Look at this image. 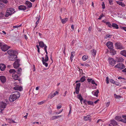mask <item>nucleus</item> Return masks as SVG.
Masks as SVG:
<instances>
[{"label":"nucleus","mask_w":126,"mask_h":126,"mask_svg":"<svg viewBox=\"0 0 126 126\" xmlns=\"http://www.w3.org/2000/svg\"><path fill=\"white\" fill-rule=\"evenodd\" d=\"M87 103L89 105H92L93 106H94V102L91 101H87Z\"/></svg>","instance_id":"obj_35"},{"label":"nucleus","mask_w":126,"mask_h":126,"mask_svg":"<svg viewBox=\"0 0 126 126\" xmlns=\"http://www.w3.org/2000/svg\"><path fill=\"white\" fill-rule=\"evenodd\" d=\"M106 45L110 49H112L113 48V43L111 42H108L106 44Z\"/></svg>","instance_id":"obj_9"},{"label":"nucleus","mask_w":126,"mask_h":126,"mask_svg":"<svg viewBox=\"0 0 126 126\" xmlns=\"http://www.w3.org/2000/svg\"><path fill=\"white\" fill-rule=\"evenodd\" d=\"M108 1L110 5H112L113 4L112 3L113 1L112 0H108Z\"/></svg>","instance_id":"obj_49"},{"label":"nucleus","mask_w":126,"mask_h":126,"mask_svg":"<svg viewBox=\"0 0 126 126\" xmlns=\"http://www.w3.org/2000/svg\"><path fill=\"white\" fill-rule=\"evenodd\" d=\"M6 68V66L3 64H0V69L1 71H3L5 70Z\"/></svg>","instance_id":"obj_17"},{"label":"nucleus","mask_w":126,"mask_h":126,"mask_svg":"<svg viewBox=\"0 0 126 126\" xmlns=\"http://www.w3.org/2000/svg\"><path fill=\"white\" fill-rule=\"evenodd\" d=\"M81 84L80 83H77L76 84V87L75 88L76 89V93L78 94L79 93V88Z\"/></svg>","instance_id":"obj_11"},{"label":"nucleus","mask_w":126,"mask_h":126,"mask_svg":"<svg viewBox=\"0 0 126 126\" xmlns=\"http://www.w3.org/2000/svg\"><path fill=\"white\" fill-rule=\"evenodd\" d=\"M40 19L38 18L36 23V26H37L39 22Z\"/></svg>","instance_id":"obj_48"},{"label":"nucleus","mask_w":126,"mask_h":126,"mask_svg":"<svg viewBox=\"0 0 126 126\" xmlns=\"http://www.w3.org/2000/svg\"><path fill=\"white\" fill-rule=\"evenodd\" d=\"M122 71L123 72H124L125 74H126V68L123 70Z\"/></svg>","instance_id":"obj_57"},{"label":"nucleus","mask_w":126,"mask_h":126,"mask_svg":"<svg viewBox=\"0 0 126 126\" xmlns=\"http://www.w3.org/2000/svg\"><path fill=\"white\" fill-rule=\"evenodd\" d=\"M7 106V104L4 102H2L0 103V108L1 110L0 112L2 113V111Z\"/></svg>","instance_id":"obj_5"},{"label":"nucleus","mask_w":126,"mask_h":126,"mask_svg":"<svg viewBox=\"0 0 126 126\" xmlns=\"http://www.w3.org/2000/svg\"><path fill=\"white\" fill-rule=\"evenodd\" d=\"M8 53L10 55H12L13 54H17V52L16 51H13L12 50H9L7 51Z\"/></svg>","instance_id":"obj_13"},{"label":"nucleus","mask_w":126,"mask_h":126,"mask_svg":"<svg viewBox=\"0 0 126 126\" xmlns=\"http://www.w3.org/2000/svg\"><path fill=\"white\" fill-rule=\"evenodd\" d=\"M62 107V106L61 105L57 107V109H60Z\"/></svg>","instance_id":"obj_59"},{"label":"nucleus","mask_w":126,"mask_h":126,"mask_svg":"<svg viewBox=\"0 0 126 126\" xmlns=\"http://www.w3.org/2000/svg\"><path fill=\"white\" fill-rule=\"evenodd\" d=\"M59 93V92L57 91L55 92V93L53 94H50L48 96V98L51 99L53 98L54 96H55L56 95L58 94Z\"/></svg>","instance_id":"obj_16"},{"label":"nucleus","mask_w":126,"mask_h":126,"mask_svg":"<svg viewBox=\"0 0 126 126\" xmlns=\"http://www.w3.org/2000/svg\"><path fill=\"white\" fill-rule=\"evenodd\" d=\"M117 3L119 5L123 7L125 6V4L123 2L119 1H116Z\"/></svg>","instance_id":"obj_24"},{"label":"nucleus","mask_w":126,"mask_h":126,"mask_svg":"<svg viewBox=\"0 0 126 126\" xmlns=\"http://www.w3.org/2000/svg\"><path fill=\"white\" fill-rule=\"evenodd\" d=\"M20 96V93L18 92H16L14 94L11 95L9 98V100L11 102H13L14 101L19 97Z\"/></svg>","instance_id":"obj_1"},{"label":"nucleus","mask_w":126,"mask_h":126,"mask_svg":"<svg viewBox=\"0 0 126 126\" xmlns=\"http://www.w3.org/2000/svg\"><path fill=\"white\" fill-rule=\"evenodd\" d=\"M16 54H13L11 55L10 57L9 60L11 61H14L15 60V59L17 58Z\"/></svg>","instance_id":"obj_14"},{"label":"nucleus","mask_w":126,"mask_h":126,"mask_svg":"<svg viewBox=\"0 0 126 126\" xmlns=\"http://www.w3.org/2000/svg\"><path fill=\"white\" fill-rule=\"evenodd\" d=\"M117 61L118 62H122L124 61V59L121 57L118 58L117 59Z\"/></svg>","instance_id":"obj_31"},{"label":"nucleus","mask_w":126,"mask_h":126,"mask_svg":"<svg viewBox=\"0 0 126 126\" xmlns=\"http://www.w3.org/2000/svg\"><path fill=\"white\" fill-rule=\"evenodd\" d=\"M85 76H83L80 79V81L81 82H83L85 80Z\"/></svg>","instance_id":"obj_34"},{"label":"nucleus","mask_w":126,"mask_h":126,"mask_svg":"<svg viewBox=\"0 0 126 126\" xmlns=\"http://www.w3.org/2000/svg\"><path fill=\"white\" fill-rule=\"evenodd\" d=\"M68 20V18H66L62 19H61V22L63 24H65Z\"/></svg>","instance_id":"obj_25"},{"label":"nucleus","mask_w":126,"mask_h":126,"mask_svg":"<svg viewBox=\"0 0 126 126\" xmlns=\"http://www.w3.org/2000/svg\"><path fill=\"white\" fill-rule=\"evenodd\" d=\"M63 110H61L59 112H56V114H60V113H61L62 112Z\"/></svg>","instance_id":"obj_62"},{"label":"nucleus","mask_w":126,"mask_h":126,"mask_svg":"<svg viewBox=\"0 0 126 126\" xmlns=\"http://www.w3.org/2000/svg\"><path fill=\"white\" fill-rule=\"evenodd\" d=\"M18 90L19 91H21L22 90V87L21 86H19L18 85Z\"/></svg>","instance_id":"obj_46"},{"label":"nucleus","mask_w":126,"mask_h":126,"mask_svg":"<svg viewBox=\"0 0 126 126\" xmlns=\"http://www.w3.org/2000/svg\"><path fill=\"white\" fill-rule=\"evenodd\" d=\"M112 27H113L114 28L116 29H117L119 28L118 25L115 23H113L112 25Z\"/></svg>","instance_id":"obj_27"},{"label":"nucleus","mask_w":126,"mask_h":126,"mask_svg":"<svg viewBox=\"0 0 126 126\" xmlns=\"http://www.w3.org/2000/svg\"><path fill=\"white\" fill-rule=\"evenodd\" d=\"M111 124L113 126H115L117 124L116 122L114 120L111 121Z\"/></svg>","instance_id":"obj_29"},{"label":"nucleus","mask_w":126,"mask_h":126,"mask_svg":"<svg viewBox=\"0 0 126 126\" xmlns=\"http://www.w3.org/2000/svg\"><path fill=\"white\" fill-rule=\"evenodd\" d=\"M110 104V102H108L107 103L106 105V106H107V107H108L109 106V105Z\"/></svg>","instance_id":"obj_61"},{"label":"nucleus","mask_w":126,"mask_h":126,"mask_svg":"<svg viewBox=\"0 0 126 126\" xmlns=\"http://www.w3.org/2000/svg\"><path fill=\"white\" fill-rule=\"evenodd\" d=\"M106 83L108 84L109 83V78L108 77H107L106 78Z\"/></svg>","instance_id":"obj_51"},{"label":"nucleus","mask_w":126,"mask_h":126,"mask_svg":"<svg viewBox=\"0 0 126 126\" xmlns=\"http://www.w3.org/2000/svg\"><path fill=\"white\" fill-rule=\"evenodd\" d=\"M104 15H103L102 14H101L100 16H99V18H98V19H99V20H100L101 19L102 17H104Z\"/></svg>","instance_id":"obj_44"},{"label":"nucleus","mask_w":126,"mask_h":126,"mask_svg":"<svg viewBox=\"0 0 126 126\" xmlns=\"http://www.w3.org/2000/svg\"><path fill=\"white\" fill-rule=\"evenodd\" d=\"M111 35H109V34H107L105 36V38L107 39V38H108L110 37V36H111Z\"/></svg>","instance_id":"obj_47"},{"label":"nucleus","mask_w":126,"mask_h":126,"mask_svg":"<svg viewBox=\"0 0 126 126\" xmlns=\"http://www.w3.org/2000/svg\"><path fill=\"white\" fill-rule=\"evenodd\" d=\"M26 4L27 5V6L29 8L31 7L32 6V4L30 2L27 1L26 2Z\"/></svg>","instance_id":"obj_22"},{"label":"nucleus","mask_w":126,"mask_h":126,"mask_svg":"<svg viewBox=\"0 0 126 126\" xmlns=\"http://www.w3.org/2000/svg\"><path fill=\"white\" fill-rule=\"evenodd\" d=\"M77 97L80 100V101L82 103V101L83 99V98L82 97L81 94H79L77 95Z\"/></svg>","instance_id":"obj_28"},{"label":"nucleus","mask_w":126,"mask_h":126,"mask_svg":"<svg viewBox=\"0 0 126 126\" xmlns=\"http://www.w3.org/2000/svg\"><path fill=\"white\" fill-rule=\"evenodd\" d=\"M19 61L20 60L19 59H18L15 61L13 64L15 68H17L19 67Z\"/></svg>","instance_id":"obj_10"},{"label":"nucleus","mask_w":126,"mask_h":126,"mask_svg":"<svg viewBox=\"0 0 126 126\" xmlns=\"http://www.w3.org/2000/svg\"><path fill=\"white\" fill-rule=\"evenodd\" d=\"M120 54H121L124 56L125 57H126V50H123L121 51H120Z\"/></svg>","instance_id":"obj_23"},{"label":"nucleus","mask_w":126,"mask_h":126,"mask_svg":"<svg viewBox=\"0 0 126 126\" xmlns=\"http://www.w3.org/2000/svg\"><path fill=\"white\" fill-rule=\"evenodd\" d=\"M91 116L90 115H87L84 117V118L85 120H88L90 118Z\"/></svg>","instance_id":"obj_32"},{"label":"nucleus","mask_w":126,"mask_h":126,"mask_svg":"<svg viewBox=\"0 0 126 126\" xmlns=\"http://www.w3.org/2000/svg\"><path fill=\"white\" fill-rule=\"evenodd\" d=\"M81 66H89V65L87 63H81Z\"/></svg>","instance_id":"obj_41"},{"label":"nucleus","mask_w":126,"mask_h":126,"mask_svg":"<svg viewBox=\"0 0 126 126\" xmlns=\"http://www.w3.org/2000/svg\"><path fill=\"white\" fill-rule=\"evenodd\" d=\"M114 97L116 98H119L121 97L119 95H117L116 94H114Z\"/></svg>","instance_id":"obj_39"},{"label":"nucleus","mask_w":126,"mask_h":126,"mask_svg":"<svg viewBox=\"0 0 126 126\" xmlns=\"http://www.w3.org/2000/svg\"><path fill=\"white\" fill-rule=\"evenodd\" d=\"M99 92V90H96L92 92V93L94 95L96 96V97H97Z\"/></svg>","instance_id":"obj_20"},{"label":"nucleus","mask_w":126,"mask_h":126,"mask_svg":"<svg viewBox=\"0 0 126 126\" xmlns=\"http://www.w3.org/2000/svg\"><path fill=\"white\" fill-rule=\"evenodd\" d=\"M88 57L86 55H84L82 57V59L83 61H85L88 59Z\"/></svg>","instance_id":"obj_36"},{"label":"nucleus","mask_w":126,"mask_h":126,"mask_svg":"<svg viewBox=\"0 0 126 126\" xmlns=\"http://www.w3.org/2000/svg\"><path fill=\"white\" fill-rule=\"evenodd\" d=\"M22 69L21 68H20L18 69L17 70V73L18 75H20V72H21Z\"/></svg>","instance_id":"obj_40"},{"label":"nucleus","mask_w":126,"mask_h":126,"mask_svg":"<svg viewBox=\"0 0 126 126\" xmlns=\"http://www.w3.org/2000/svg\"><path fill=\"white\" fill-rule=\"evenodd\" d=\"M9 72L12 74L13 79L15 80H17L19 78V77L17 75V72L14 69H10L9 71Z\"/></svg>","instance_id":"obj_2"},{"label":"nucleus","mask_w":126,"mask_h":126,"mask_svg":"<svg viewBox=\"0 0 126 126\" xmlns=\"http://www.w3.org/2000/svg\"><path fill=\"white\" fill-rule=\"evenodd\" d=\"M91 51L92 52V54L93 55V56H94L96 54V50L93 49Z\"/></svg>","instance_id":"obj_37"},{"label":"nucleus","mask_w":126,"mask_h":126,"mask_svg":"<svg viewBox=\"0 0 126 126\" xmlns=\"http://www.w3.org/2000/svg\"><path fill=\"white\" fill-rule=\"evenodd\" d=\"M115 119L118 121H121L122 122V120L123 119L120 116H116L115 117Z\"/></svg>","instance_id":"obj_19"},{"label":"nucleus","mask_w":126,"mask_h":126,"mask_svg":"<svg viewBox=\"0 0 126 126\" xmlns=\"http://www.w3.org/2000/svg\"><path fill=\"white\" fill-rule=\"evenodd\" d=\"M118 79H125L124 78H122L121 77H119L118 78Z\"/></svg>","instance_id":"obj_60"},{"label":"nucleus","mask_w":126,"mask_h":126,"mask_svg":"<svg viewBox=\"0 0 126 126\" xmlns=\"http://www.w3.org/2000/svg\"><path fill=\"white\" fill-rule=\"evenodd\" d=\"M115 46L117 49L121 50L124 49L122 44L119 43H116L115 44Z\"/></svg>","instance_id":"obj_6"},{"label":"nucleus","mask_w":126,"mask_h":126,"mask_svg":"<svg viewBox=\"0 0 126 126\" xmlns=\"http://www.w3.org/2000/svg\"><path fill=\"white\" fill-rule=\"evenodd\" d=\"M91 83H92L93 84H95V85H96V86H97V85L95 83V81L94 80H92V81H91Z\"/></svg>","instance_id":"obj_52"},{"label":"nucleus","mask_w":126,"mask_h":126,"mask_svg":"<svg viewBox=\"0 0 126 126\" xmlns=\"http://www.w3.org/2000/svg\"><path fill=\"white\" fill-rule=\"evenodd\" d=\"M115 68H117L120 69H122L125 68L124 65L122 63H119L116 65L115 67Z\"/></svg>","instance_id":"obj_8"},{"label":"nucleus","mask_w":126,"mask_h":126,"mask_svg":"<svg viewBox=\"0 0 126 126\" xmlns=\"http://www.w3.org/2000/svg\"><path fill=\"white\" fill-rule=\"evenodd\" d=\"M110 49V52L112 55H114L116 54V51L113 48Z\"/></svg>","instance_id":"obj_21"},{"label":"nucleus","mask_w":126,"mask_h":126,"mask_svg":"<svg viewBox=\"0 0 126 126\" xmlns=\"http://www.w3.org/2000/svg\"><path fill=\"white\" fill-rule=\"evenodd\" d=\"M109 64L112 66H114L115 64L116 61L113 58H109L108 59Z\"/></svg>","instance_id":"obj_7"},{"label":"nucleus","mask_w":126,"mask_h":126,"mask_svg":"<svg viewBox=\"0 0 126 126\" xmlns=\"http://www.w3.org/2000/svg\"><path fill=\"white\" fill-rule=\"evenodd\" d=\"M39 46L41 47H43L45 46V44L43 41H40L39 42Z\"/></svg>","instance_id":"obj_26"},{"label":"nucleus","mask_w":126,"mask_h":126,"mask_svg":"<svg viewBox=\"0 0 126 126\" xmlns=\"http://www.w3.org/2000/svg\"><path fill=\"white\" fill-rule=\"evenodd\" d=\"M106 24L109 27L111 28L112 27V25H111L110 22H107V23H106Z\"/></svg>","instance_id":"obj_38"},{"label":"nucleus","mask_w":126,"mask_h":126,"mask_svg":"<svg viewBox=\"0 0 126 126\" xmlns=\"http://www.w3.org/2000/svg\"><path fill=\"white\" fill-rule=\"evenodd\" d=\"M44 49L45 51L47 50V47L46 45H45V46H44Z\"/></svg>","instance_id":"obj_55"},{"label":"nucleus","mask_w":126,"mask_h":126,"mask_svg":"<svg viewBox=\"0 0 126 126\" xmlns=\"http://www.w3.org/2000/svg\"><path fill=\"white\" fill-rule=\"evenodd\" d=\"M0 1L5 3H7L8 2L7 0H0Z\"/></svg>","instance_id":"obj_45"},{"label":"nucleus","mask_w":126,"mask_h":126,"mask_svg":"<svg viewBox=\"0 0 126 126\" xmlns=\"http://www.w3.org/2000/svg\"><path fill=\"white\" fill-rule=\"evenodd\" d=\"M110 81L111 83L116 84L115 83V82L112 79H110Z\"/></svg>","instance_id":"obj_42"},{"label":"nucleus","mask_w":126,"mask_h":126,"mask_svg":"<svg viewBox=\"0 0 126 126\" xmlns=\"http://www.w3.org/2000/svg\"><path fill=\"white\" fill-rule=\"evenodd\" d=\"M122 117L123 119L122 120V122L126 124V116L123 115Z\"/></svg>","instance_id":"obj_30"},{"label":"nucleus","mask_w":126,"mask_h":126,"mask_svg":"<svg viewBox=\"0 0 126 126\" xmlns=\"http://www.w3.org/2000/svg\"><path fill=\"white\" fill-rule=\"evenodd\" d=\"M74 25H72L71 26V28L73 30H74Z\"/></svg>","instance_id":"obj_63"},{"label":"nucleus","mask_w":126,"mask_h":126,"mask_svg":"<svg viewBox=\"0 0 126 126\" xmlns=\"http://www.w3.org/2000/svg\"><path fill=\"white\" fill-rule=\"evenodd\" d=\"M44 102L45 101H43L39 102L38 103V104L39 105H41L42 104L44 103Z\"/></svg>","instance_id":"obj_50"},{"label":"nucleus","mask_w":126,"mask_h":126,"mask_svg":"<svg viewBox=\"0 0 126 126\" xmlns=\"http://www.w3.org/2000/svg\"><path fill=\"white\" fill-rule=\"evenodd\" d=\"M14 9L13 8H10L7 9L6 14L5 15V16L8 17L9 16L11 15L12 14L14 13L15 11H14Z\"/></svg>","instance_id":"obj_3"},{"label":"nucleus","mask_w":126,"mask_h":126,"mask_svg":"<svg viewBox=\"0 0 126 126\" xmlns=\"http://www.w3.org/2000/svg\"><path fill=\"white\" fill-rule=\"evenodd\" d=\"M56 118H57L56 117V116H53L51 118V120H54Z\"/></svg>","instance_id":"obj_43"},{"label":"nucleus","mask_w":126,"mask_h":126,"mask_svg":"<svg viewBox=\"0 0 126 126\" xmlns=\"http://www.w3.org/2000/svg\"><path fill=\"white\" fill-rule=\"evenodd\" d=\"M10 48V47L8 46L7 45H5L2 46L1 49L2 51H5L7 50Z\"/></svg>","instance_id":"obj_12"},{"label":"nucleus","mask_w":126,"mask_h":126,"mask_svg":"<svg viewBox=\"0 0 126 126\" xmlns=\"http://www.w3.org/2000/svg\"><path fill=\"white\" fill-rule=\"evenodd\" d=\"M75 52L74 51H73L71 52V55L70 57V59L71 60V61H72L73 59L72 58L74 57L75 55Z\"/></svg>","instance_id":"obj_33"},{"label":"nucleus","mask_w":126,"mask_h":126,"mask_svg":"<svg viewBox=\"0 0 126 126\" xmlns=\"http://www.w3.org/2000/svg\"><path fill=\"white\" fill-rule=\"evenodd\" d=\"M0 79L2 83H4L6 81V78L4 76H0Z\"/></svg>","instance_id":"obj_18"},{"label":"nucleus","mask_w":126,"mask_h":126,"mask_svg":"<svg viewBox=\"0 0 126 126\" xmlns=\"http://www.w3.org/2000/svg\"><path fill=\"white\" fill-rule=\"evenodd\" d=\"M92 80V79H87V81L89 82H90Z\"/></svg>","instance_id":"obj_56"},{"label":"nucleus","mask_w":126,"mask_h":126,"mask_svg":"<svg viewBox=\"0 0 126 126\" xmlns=\"http://www.w3.org/2000/svg\"><path fill=\"white\" fill-rule=\"evenodd\" d=\"M21 26V24L19 26H13V27L14 28H18Z\"/></svg>","instance_id":"obj_54"},{"label":"nucleus","mask_w":126,"mask_h":126,"mask_svg":"<svg viewBox=\"0 0 126 126\" xmlns=\"http://www.w3.org/2000/svg\"><path fill=\"white\" fill-rule=\"evenodd\" d=\"M18 85H17L16 86L14 87L13 88L15 90H18Z\"/></svg>","instance_id":"obj_53"},{"label":"nucleus","mask_w":126,"mask_h":126,"mask_svg":"<svg viewBox=\"0 0 126 126\" xmlns=\"http://www.w3.org/2000/svg\"><path fill=\"white\" fill-rule=\"evenodd\" d=\"M42 61L43 64L46 67H47L48 65V64L47 63H46V62H47L48 60V56L46 55L45 57V59L44 57H42Z\"/></svg>","instance_id":"obj_4"},{"label":"nucleus","mask_w":126,"mask_h":126,"mask_svg":"<svg viewBox=\"0 0 126 126\" xmlns=\"http://www.w3.org/2000/svg\"><path fill=\"white\" fill-rule=\"evenodd\" d=\"M102 8L103 9H104L105 8V5L104 2L103 3V4H102Z\"/></svg>","instance_id":"obj_58"},{"label":"nucleus","mask_w":126,"mask_h":126,"mask_svg":"<svg viewBox=\"0 0 126 126\" xmlns=\"http://www.w3.org/2000/svg\"><path fill=\"white\" fill-rule=\"evenodd\" d=\"M122 29L124 30L125 31H126V27H122Z\"/></svg>","instance_id":"obj_64"},{"label":"nucleus","mask_w":126,"mask_h":126,"mask_svg":"<svg viewBox=\"0 0 126 126\" xmlns=\"http://www.w3.org/2000/svg\"><path fill=\"white\" fill-rule=\"evenodd\" d=\"M18 9L24 11L26 10V7L23 5H20L18 7Z\"/></svg>","instance_id":"obj_15"}]
</instances>
